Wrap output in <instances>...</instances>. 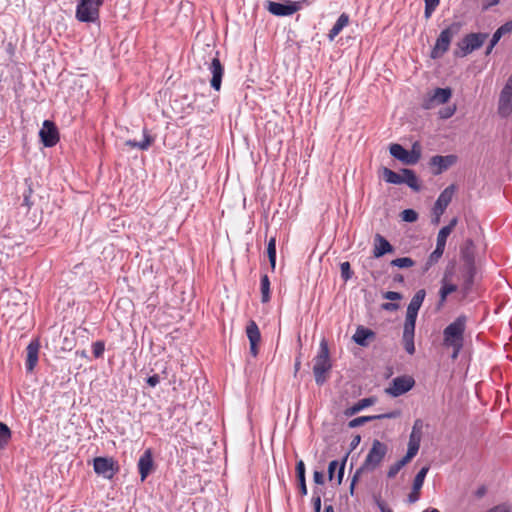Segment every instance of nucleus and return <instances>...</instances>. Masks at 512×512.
Wrapping results in <instances>:
<instances>
[{"mask_svg":"<svg viewBox=\"0 0 512 512\" xmlns=\"http://www.w3.org/2000/svg\"><path fill=\"white\" fill-rule=\"evenodd\" d=\"M498 113L502 117H508L512 113V79L510 78L500 93Z\"/></svg>","mask_w":512,"mask_h":512,"instance_id":"ddd939ff","label":"nucleus"},{"mask_svg":"<svg viewBox=\"0 0 512 512\" xmlns=\"http://www.w3.org/2000/svg\"><path fill=\"white\" fill-rule=\"evenodd\" d=\"M375 337V333L365 327L359 326L353 335V340L356 344L366 347L369 344V340Z\"/></svg>","mask_w":512,"mask_h":512,"instance_id":"393cba45","label":"nucleus"},{"mask_svg":"<svg viewBox=\"0 0 512 512\" xmlns=\"http://www.w3.org/2000/svg\"><path fill=\"white\" fill-rule=\"evenodd\" d=\"M104 0H79L76 7V18L80 22L94 23L99 19V8Z\"/></svg>","mask_w":512,"mask_h":512,"instance_id":"20e7f679","label":"nucleus"},{"mask_svg":"<svg viewBox=\"0 0 512 512\" xmlns=\"http://www.w3.org/2000/svg\"><path fill=\"white\" fill-rule=\"evenodd\" d=\"M298 482H299L300 493L302 496H305L307 494V486H306L305 478L298 479Z\"/></svg>","mask_w":512,"mask_h":512,"instance_id":"bf43d9fd","label":"nucleus"},{"mask_svg":"<svg viewBox=\"0 0 512 512\" xmlns=\"http://www.w3.org/2000/svg\"><path fill=\"white\" fill-rule=\"evenodd\" d=\"M160 382V376L158 374H154L147 378V384L151 387H155Z\"/></svg>","mask_w":512,"mask_h":512,"instance_id":"5fc2aeb1","label":"nucleus"},{"mask_svg":"<svg viewBox=\"0 0 512 512\" xmlns=\"http://www.w3.org/2000/svg\"><path fill=\"white\" fill-rule=\"evenodd\" d=\"M509 78L512 79V75Z\"/></svg>","mask_w":512,"mask_h":512,"instance_id":"774afa93","label":"nucleus"},{"mask_svg":"<svg viewBox=\"0 0 512 512\" xmlns=\"http://www.w3.org/2000/svg\"><path fill=\"white\" fill-rule=\"evenodd\" d=\"M423 512H439V510L436 508H428V509L424 510Z\"/></svg>","mask_w":512,"mask_h":512,"instance_id":"e2e57ef3","label":"nucleus"},{"mask_svg":"<svg viewBox=\"0 0 512 512\" xmlns=\"http://www.w3.org/2000/svg\"><path fill=\"white\" fill-rule=\"evenodd\" d=\"M40 343L37 339L32 340L26 348V362L25 367L28 372H32L38 363V354Z\"/></svg>","mask_w":512,"mask_h":512,"instance_id":"aec40b11","label":"nucleus"},{"mask_svg":"<svg viewBox=\"0 0 512 512\" xmlns=\"http://www.w3.org/2000/svg\"><path fill=\"white\" fill-rule=\"evenodd\" d=\"M360 441H361V437H360V435L355 436V437L353 438L352 442H351V446H352V448H353V449H354V448H356V447L358 446V444L360 443Z\"/></svg>","mask_w":512,"mask_h":512,"instance_id":"052dcab7","label":"nucleus"},{"mask_svg":"<svg viewBox=\"0 0 512 512\" xmlns=\"http://www.w3.org/2000/svg\"><path fill=\"white\" fill-rule=\"evenodd\" d=\"M414 385L415 381L411 376H398L392 380L386 392L393 397H399L410 391Z\"/></svg>","mask_w":512,"mask_h":512,"instance_id":"9b49d317","label":"nucleus"},{"mask_svg":"<svg viewBox=\"0 0 512 512\" xmlns=\"http://www.w3.org/2000/svg\"><path fill=\"white\" fill-rule=\"evenodd\" d=\"M154 142V138L148 133V130L146 128L143 129V140L142 141H136V140H127L125 142L126 146H129L131 148H137L142 151H146L149 149L151 144Z\"/></svg>","mask_w":512,"mask_h":512,"instance_id":"a878e982","label":"nucleus"},{"mask_svg":"<svg viewBox=\"0 0 512 512\" xmlns=\"http://www.w3.org/2000/svg\"><path fill=\"white\" fill-rule=\"evenodd\" d=\"M341 276L344 280H348L352 276L351 268L349 262H343L340 265Z\"/></svg>","mask_w":512,"mask_h":512,"instance_id":"de8ad7c7","label":"nucleus"},{"mask_svg":"<svg viewBox=\"0 0 512 512\" xmlns=\"http://www.w3.org/2000/svg\"><path fill=\"white\" fill-rule=\"evenodd\" d=\"M372 404H373V400L371 398L361 399L356 404H354L352 407L346 409L345 415L352 416Z\"/></svg>","mask_w":512,"mask_h":512,"instance_id":"72a5a7b5","label":"nucleus"},{"mask_svg":"<svg viewBox=\"0 0 512 512\" xmlns=\"http://www.w3.org/2000/svg\"><path fill=\"white\" fill-rule=\"evenodd\" d=\"M457 223H458V219L456 217H454L453 219L450 220L448 225L442 227L438 232L436 244L445 248L447 238L449 237V235L451 234V232L453 231V229L455 228Z\"/></svg>","mask_w":512,"mask_h":512,"instance_id":"cd10ccee","label":"nucleus"},{"mask_svg":"<svg viewBox=\"0 0 512 512\" xmlns=\"http://www.w3.org/2000/svg\"><path fill=\"white\" fill-rule=\"evenodd\" d=\"M267 254L269 258V262L271 264L272 269L275 268L276 265V238L271 237L267 244Z\"/></svg>","mask_w":512,"mask_h":512,"instance_id":"ea45409f","label":"nucleus"},{"mask_svg":"<svg viewBox=\"0 0 512 512\" xmlns=\"http://www.w3.org/2000/svg\"><path fill=\"white\" fill-rule=\"evenodd\" d=\"M390 264L398 268H410L414 266L415 263L414 260L410 257H401L392 260Z\"/></svg>","mask_w":512,"mask_h":512,"instance_id":"a19ab883","label":"nucleus"},{"mask_svg":"<svg viewBox=\"0 0 512 512\" xmlns=\"http://www.w3.org/2000/svg\"><path fill=\"white\" fill-rule=\"evenodd\" d=\"M208 70L212 75L210 80L211 87L214 90L219 91L221 89L222 78L224 75V66L221 64L217 56L212 58L211 62L208 64Z\"/></svg>","mask_w":512,"mask_h":512,"instance_id":"f3484780","label":"nucleus"},{"mask_svg":"<svg viewBox=\"0 0 512 512\" xmlns=\"http://www.w3.org/2000/svg\"><path fill=\"white\" fill-rule=\"evenodd\" d=\"M93 468L96 474L105 479H112L119 471V465L111 457H96L93 460Z\"/></svg>","mask_w":512,"mask_h":512,"instance_id":"6e6552de","label":"nucleus"},{"mask_svg":"<svg viewBox=\"0 0 512 512\" xmlns=\"http://www.w3.org/2000/svg\"><path fill=\"white\" fill-rule=\"evenodd\" d=\"M296 473L298 479L305 478V464L302 460H299L296 464Z\"/></svg>","mask_w":512,"mask_h":512,"instance_id":"3c124183","label":"nucleus"},{"mask_svg":"<svg viewBox=\"0 0 512 512\" xmlns=\"http://www.w3.org/2000/svg\"><path fill=\"white\" fill-rule=\"evenodd\" d=\"M414 334L415 325L404 324L402 341L405 351L410 355L415 353Z\"/></svg>","mask_w":512,"mask_h":512,"instance_id":"5701e85b","label":"nucleus"},{"mask_svg":"<svg viewBox=\"0 0 512 512\" xmlns=\"http://www.w3.org/2000/svg\"><path fill=\"white\" fill-rule=\"evenodd\" d=\"M422 428H423L422 421L420 419H417L414 422V425L412 427V431L410 433L409 442H408L407 454H409L412 457H415L419 451L421 437H422Z\"/></svg>","mask_w":512,"mask_h":512,"instance_id":"dca6fc26","label":"nucleus"},{"mask_svg":"<svg viewBox=\"0 0 512 512\" xmlns=\"http://www.w3.org/2000/svg\"><path fill=\"white\" fill-rule=\"evenodd\" d=\"M313 506L315 509V512H320L321 510V496L317 491H314L313 498H312Z\"/></svg>","mask_w":512,"mask_h":512,"instance_id":"603ef678","label":"nucleus"},{"mask_svg":"<svg viewBox=\"0 0 512 512\" xmlns=\"http://www.w3.org/2000/svg\"><path fill=\"white\" fill-rule=\"evenodd\" d=\"M500 39H501L500 34H499L497 31H495V32L493 33V35H492V38H491V40H490L489 45H488V46H487V48H486V51H485V54H486V55H489V54L492 52L493 48H494V47L496 46V44L500 41Z\"/></svg>","mask_w":512,"mask_h":512,"instance_id":"49530a36","label":"nucleus"},{"mask_svg":"<svg viewBox=\"0 0 512 512\" xmlns=\"http://www.w3.org/2000/svg\"><path fill=\"white\" fill-rule=\"evenodd\" d=\"M456 160L457 158L454 155H436L430 159V165L438 168L435 174H440L452 166Z\"/></svg>","mask_w":512,"mask_h":512,"instance_id":"4be33fe9","label":"nucleus"},{"mask_svg":"<svg viewBox=\"0 0 512 512\" xmlns=\"http://www.w3.org/2000/svg\"><path fill=\"white\" fill-rule=\"evenodd\" d=\"M390 154L405 165H415L421 158V145L415 142L411 150L405 149L400 144H391L389 147Z\"/></svg>","mask_w":512,"mask_h":512,"instance_id":"39448f33","label":"nucleus"},{"mask_svg":"<svg viewBox=\"0 0 512 512\" xmlns=\"http://www.w3.org/2000/svg\"><path fill=\"white\" fill-rule=\"evenodd\" d=\"M383 178L390 184H402V173H396L389 168H383Z\"/></svg>","mask_w":512,"mask_h":512,"instance_id":"e433bc0d","label":"nucleus"},{"mask_svg":"<svg viewBox=\"0 0 512 512\" xmlns=\"http://www.w3.org/2000/svg\"><path fill=\"white\" fill-rule=\"evenodd\" d=\"M332 365L329 358V349L325 340L320 343L319 352L315 358L313 373L317 385H323L326 381V373L331 369Z\"/></svg>","mask_w":512,"mask_h":512,"instance_id":"7ed1b4c3","label":"nucleus"},{"mask_svg":"<svg viewBox=\"0 0 512 512\" xmlns=\"http://www.w3.org/2000/svg\"><path fill=\"white\" fill-rule=\"evenodd\" d=\"M428 471H429V467L425 466V467H422L419 470V472L416 474L414 481H413L412 491L408 495V501L410 503H415L416 501H418L419 491L423 486V483H424V480H425V477H426Z\"/></svg>","mask_w":512,"mask_h":512,"instance_id":"412c9836","label":"nucleus"},{"mask_svg":"<svg viewBox=\"0 0 512 512\" xmlns=\"http://www.w3.org/2000/svg\"><path fill=\"white\" fill-rule=\"evenodd\" d=\"M354 482H355V480H353V482L351 484V491H353V489H354Z\"/></svg>","mask_w":512,"mask_h":512,"instance_id":"338daca9","label":"nucleus"},{"mask_svg":"<svg viewBox=\"0 0 512 512\" xmlns=\"http://www.w3.org/2000/svg\"><path fill=\"white\" fill-rule=\"evenodd\" d=\"M348 23L349 16L346 13H342L328 33L329 40L333 41L343 28L348 25Z\"/></svg>","mask_w":512,"mask_h":512,"instance_id":"c85d7f7f","label":"nucleus"},{"mask_svg":"<svg viewBox=\"0 0 512 512\" xmlns=\"http://www.w3.org/2000/svg\"><path fill=\"white\" fill-rule=\"evenodd\" d=\"M392 417H394L393 413H388V414H383V415L360 416V417L354 418L351 421H349L348 426L350 428H356V427L362 426L363 424L373 421V420L383 419V418H392Z\"/></svg>","mask_w":512,"mask_h":512,"instance_id":"c756f323","label":"nucleus"},{"mask_svg":"<svg viewBox=\"0 0 512 512\" xmlns=\"http://www.w3.org/2000/svg\"><path fill=\"white\" fill-rule=\"evenodd\" d=\"M12 433L10 428L0 421V449H4L11 440Z\"/></svg>","mask_w":512,"mask_h":512,"instance_id":"4c0bfd02","label":"nucleus"},{"mask_svg":"<svg viewBox=\"0 0 512 512\" xmlns=\"http://www.w3.org/2000/svg\"><path fill=\"white\" fill-rule=\"evenodd\" d=\"M300 9L299 2L287 1L286 3L269 1L267 10L275 16H290Z\"/></svg>","mask_w":512,"mask_h":512,"instance_id":"2eb2a0df","label":"nucleus"},{"mask_svg":"<svg viewBox=\"0 0 512 512\" xmlns=\"http://www.w3.org/2000/svg\"><path fill=\"white\" fill-rule=\"evenodd\" d=\"M377 507L380 509L381 512H393L385 502H383L380 499L376 500Z\"/></svg>","mask_w":512,"mask_h":512,"instance_id":"13d9d810","label":"nucleus"},{"mask_svg":"<svg viewBox=\"0 0 512 512\" xmlns=\"http://www.w3.org/2000/svg\"><path fill=\"white\" fill-rule=\"evenodd\" d=\"M313 479L316 484L324 483V474L320 471H314Z\"/></svg>","mask_w":512,"mask_h":512,"instance_id":"4d7b16f0","label":"nucleus"},{"mask_svg":"<svg viewBox=\"0 0 512 512\" xmlns=\"http://www.w3.org/2000/svg\"><path fill=\"white\" fill-rule=\"evenodd\" d=\"M412 456H410L409 454L406 453V455L398 460L397 462H395L393 465H391L387 471V477L392 479L394 477H396V475L399 473V471L407 464L409 463L411 460H412Z\"/></svg>","mask_w":512,"mask_h":512,"instance_id":"7c9ffc66","label":"nucleus"},{"mask_svg":"<svg viewBox=\"0 0 512 512\" xmlns=\"http://www.w3.org/2000/svg\"><path fill=\"white\" fill-rule=\"evenodd\" d=\"M401 173H402V184H406L414 191H419L421 189L419 179L413 170L403 168L401 170Z\"/></svg>","mask_w":512,"mask_h":512,"instance_id":"bb28decb","label":"nucleus"},{"mask_svg":"<svg viewBox=\"0 0 512 512\" xmlns=\"http://www.w3.org/2000/svg\"><path fill=\"white\" fill-rule=\"evenodd\" d=\"M461 259L467 270L466 286L470 287L475 275L474 243L471 239L466 240L465 245L461 248Z\"/></svg>","mask_w":512,"mask_h":512,"instance_id":"9d476101","label":"nucleus"},{"mask_svg":"<svg viewBox=\"0 0 512 512\" xmlns=\"http://www.w3.org/2000/svg\"><path fill=\"white\" fill-rule=\"evenodd\" d=\"M445 248L436 244L435 250L429 255L428 260L425 264V270H428L432 265L436 264L442 257Z\"/></svg>","mask_w":512,"mask_h":512,"instance_id":"58836bf2","label":"nucleus"},{"mask_svg":"<svg viewBox=\"0 0 512 512\" xmlns=\"http://www.w3.org/2000/svg\"><path fill=\"white\" fill-rule=\"evenodd\" d=\"M137 467L139 470L141 481L143 482L154 468L153 454L151 449H146L143 452V454L140 456L138 460Z\"/></svg>","mask_w":512,"mask_h":512,"instance_id":"6ab92c4d","label":"nucleus"},{"mask_svg":"<svg viewBox=\"0 0 512 512\" xmlns=\"http://www.w3.org/2000/svg\"><path fill=\"white\" fill-rule=\"evenodd\" d=\"M105 351V344L103 341H96L92 344V352L96 358L102 357Z\"/></svg>","mask_w":512,"mask_h":512,"instance_id":"c03bdc74","label":"nucleus"},{"mask_svg":"<svg viewBox=\"0 0 512 512\" xmlns=\"http://www.w3.org/2000/svg\"><path fill=\"white\" fill-rule=\"evenodd\" d=\"M261 289V301L267 303L270 300V280L268 275L264 274L261 276L260 281Z\"/></svg>","mask_w":512,"mask_h":512,"instance_id":"f704fd0d","label":"nucleus"},{"mask_svg":"<svg viewBox=\"0 0 512 512\" xmlns=\"http://www.w3.org/2000/svg\"><path fill=\"white\" fill-rule=\"evenodd\" d=\"M246 334H247L250 344H258L259 343V341L261 339V335H260L259 328L254 321H250L249 324L247 325Z\"/></svg>","mask_w":512,"mask_h":512,"instance_id":"473e14b6","label":"nucleus"},{"mask_svg":"<svg viewBox=\"0 0 512 512\" xmlns=\"http://www.w3.org/2000/svg\"><path fill=\"white\" fill-rule=\"evenodd\" d=\"M461 30V23L454 22L449 25L447 28L441 31L438 36L436 43L431 51V57L433 59L440 58L443 56L449 49L450 43L455 35H457Z\"/></svg>","mask_w":512,"mask_h":512,"instance_id":"f03ea898","label":"nucleus"},{"mask_svg":"<svg viewBox=\"0 0 512 512\" xmlns=\"http://www.w3.org/2000/svg\"><path fill=\"white\" fill-rule=\"evenodd\" d=\"M399 308L397 303L386 302L382 304V309L386 311H395Z\"/></svg>","mask_w":512,"mask_h":512,"instance_id":"6e6d98bb","label":"nucleus"},{"mask_svg":"<svg viewBox=\"0 0 512 512\" xmlns=\"http://www.w3.org/2000/svg\"><path fill=\"white\" fill-rule=\"evenodd\" d=\"M499 0H482V10L486 11L499 4Z\"/></svg>","mask_w":512,"mask_h":512,"instance_id":"864d4df0","label":"nucleus"},{"mask_svg":"<svg viewBox=\"0 0 512 512\" xmlns=\"http://www.w3.org/2000/svg\"><path fill=\"white\" fill-rule=\"evenodd\" d=\"M466 324L467 317L460 315L443 330V345L446 348H452L451 358L454 360L457 359L464 346Z\"/></svg>","mask_w":512,"mask_h":512,"instance_id":"f257e3e1","label":"nucleus"},{"mask_svg":"<svg viewBox=\"0 0 512 512\" xmlns=\"http://www.w3.org/2000/svg\"><path fill=\"white\" fill-rule=\"evenodd\" d=\"M393 251V246L380 234L375 235V245L373 249V256L380 258L387 253Z\"/></svg>","mask_w":512,"mask_h":512,"instance_id":"b1692460","label":"nucleus"},{"mask_svg":"<svg viewBox=\"0 0 512 512\" xmlns=\"http://www.w3.org/2000/svg\"><path fill=\"white\" fill-rule=\"evenodd\" d=\"M325 512H334L333 507H332L331 505H330V506H327V507L325 508Z\"/></svg>","mask_w":512,"mask_h":512,"instance_id":"0e129e2a","label":"nucleus"},{"mask_svg":"<svg viewBox=\"0 0 512 512\" xmlns=\"http://www.w3.org/2000/svg\"><path fill=\"white\" fill-rule=\"evenodd\" d=\"M344 468H345V461H343L341 464L337 460L331 461L328 466L329 479L332 480L334 478L335 470L338 469L337 480H338V484H340L342 482V479L344 476Z\"/></svg>","mask_w":512,"mask_h":512,"instance_id":"2f4dec72","label":"nucleus"},{"mask_svg":"<svg viewBox=\"0 0 512 512\" xmlns=\"http://www.w3.org/2000/svg\"><path fill=\"white\" fill-rule=\"evenodd\" d=\"M425 1V10L424 15L425 18H430L432 13L435 11L437 6L439 5L440 0H424Z\"/></svg>","mask_w":512,"mask_h":512,"instance_id":"79ce46f5","label":"nucleus"},{"mask_svg":"<svg viewBox=\"0 0 512 512\" xmlns=\"http://www.w3.org/2000/svg\"><path fill=\"white\" fill-rule=\"evenodd\" d=\"M388 452V447L385 443L375 439L372 442V447L370 448L362 466L361 470L365 472L374 471L384 460L386 454Z\"/></svg>","mask_w":512,"mask_h":512,"instance_id":"423d86ee","label":"nucleus"},{"mask_svg":"<svg viewBox=\"0 0 512 512\" xmlns=\"http://www.w3.org/2000/svg\"><path fill=\"white\" fill-rule=\"evenodd\" d=\"M457 290V286L452 283H448L446 281V277L442 280V286L439 291L440 302L444 303L447 299V296Z\"/></svg>","mask_w":512,"mask_h":512,"instance_id":"c9c22d12","label":"nucleus"},{"mask_svg":"<svg viewBox=\"0 0 512 512\" xmlns=\"http://www.w3.org/2000/svg\"><path fill=\"white\" fill-rule=\"evenodd\" d=\"M401 218L405 222H415L418 219V214L413 209H405L401 213Z\"/></svg>","mask_w":512,"mask_h":512,"instance_id":"37998d69","label":"nucleus"},{"mask_svg":"<svg viewBox=\"0 0 512 512\" xmlns=\"http://www.w3.org/2000/svg\"><path fill=\"white\" fill-rule=\"evenodd\" d=\"M257 345L258 344H250V351L253 356H256L258 353Z\"/></svg>","mask_w":512,"mask_h":512,"instance_id":"680f3d73","label":"nucleus"},{"mask_svg":"<svg viewBox=\"0 0 512 512\" xmlns=\"http://www.w3.org/2000/svg\"><path fill=\"white\" fill-rule=\"evenodd\" d=\"M394 279L397 281H403V277L401 275L395 276Z\"/></svg>","mask_w":512,"mask_h":512,"instance_id":"69168bd1","label":"nucleus"},{"mask_svg":"<svg viewBox=\"0 0 512 512\" xmlns=\"http://www.w3.org/2000/svg\"><path fill=\"white\" fill-rule=\"evenodd\" d=\"M39 136L45 147H53L59 141L58 129L50 120H45L43 122L42 128L39 131Z\"/></svg>","mask_w":512,"mask_h":512,"instance_id":"4468645a","label":"nucleus"},{"mask_svg":"<svg viewBox=\"0 0 512 512\" xmlns=\"http://www.w3.org/2000/svg\"><path fill=\"white\" fill-rule=\"evenodd\" d=\"M383 298L391 301H397L402 298V295L399 292L387 291L383 294Z\"/></svg>","mask_w":512,"mask_h":512,"instance_id":"8fccbe9b","label":"nucleus"},{"mask_svg":"<svg viewBox=\"0 0 512 512\" xmlns=\"http://www.w3.org/2000/svg\"><path fill=\"white\" fill-rule=\"evenodd\" d=\"M496 31L500 34L501 37L508 33H511L512 32V20L507 21L506 23L501 25Z\"/></svg>","mask_w":512,"mask_h":512,"instance_id":"09e8293b","label":"nucleus"},{"mask_svg":"<svg viewBox=\"0 0 512 512\" xmlns=\"http://www.w3.org/2000/svg\"><path fill=\"white\" fill-rule=\"evenodd\" d=\"M488 34L486 33H470L467 34L459 43L458 49L455 51V56L465 57L482 47Z\"/></svg>","mask_w":512,"mask_h":512,"instance_id":"0eeeda50","label":"nucleus"},{"mask_svg":"<svg viewBox=\"0 0 512 512\" xmlns=\"http://www.w3.org/2000/svg\"><path fill=\"white\" fill-rule=\"evenodd\" d=\"M452 91L450 88H436L433 94L424 101V108L431 109L435 105L444 104L451 98Z\"/></svg>","mask_w":512,"mask_h":512,"instance_id":"a211bd4d","label":"nucleus"},{"mask_svg":"<svg viewBox=\"0 0 512 512\" xmlns=\"http://www.w3.org/2000/svg\"><path fill=\"white\" fill-rule=\"evenodd\" d=\"M456 111L455 106H447L439 110V117L442 119H448L454 115Z\"/></svg>","mask_w":512,"mask_h":512,"instance_id":"a18cd8bd","label":"nucleus"},{"mask_svg":"<svg viewBox=\"0 0 512 512\" xmlns=\"http://www.w3.org/2000/svg\"><path fill=\"white\" fill-rule=\"evenodd\" d=\"M454 193H455V185L452 184V185H449L448 187H446L438 196V198L433 206V209H432V212L434 215V219L432 220V222L434 224L439 223L440 217L443 215L446 208L451 203Z\"/></svg>","mask_w":512,"mask_h":512,"instance_id":"1a4fd4ad","label":"nucleus"},{"mask_svg":"<svg viewBox=\"0 0 512 512\" xmlns=\"http://www.w3.org/2000/svg\"><path fill=\"white\" fill-rule=\"evenodd\" d=\"M425 296H426V292L424 289H420L414 294V296L412 297V299L407 307L404 324L416 325L418 311L422 306Z\"/></svg>","mask_w":512,"mask_h":512,"instance_id":"f8f14e48","label":"nucleus"}]
</instances>
